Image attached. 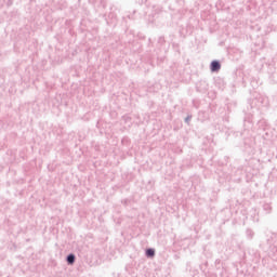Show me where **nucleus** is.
Returning <instances> with one entry per match:
<instances>
[{"mask_svg":"<svg viewBox=\"0 0 277 277\" xmlns=\"http://www.w3.org/2000/svg\"><path fill=\"white\" fill-rule=\"evenodd\" d=\"M220 70H222V63L220 62V60H213L210 63V71L211 72H220Z\"/></svg>","mask_w":277,"mask_h":277,"instance_id":"1","label":"nucleus"},{"mask_svg":"<svg viewBox=\"0 0 277 277\" xmlns=\"http://www.w3.org/2000/svg\"><path fill=\"white\" fill-rule=\"evenodd\" d=\"M268 256H271L273 261H277V245L269 246Z\"/></svg>","mask_w":277,"mask_h":277,"instance_id":"2","label":"nucleus"},{"mask_svg":"<svg viewBox=\"0 0 277 277\" xmlns=\"http://www.w3.org/2000/svg\"><path fill=\"white\" fill-rule=\"evenodd\" d=\"M65 261L67 265H75L77 261V255H75V253H69L66 255Z\"/></svg>","mask_w":277,"mask_h":277,"instance_id":"3","label":"nucleus"},{"mask_svg":"<svg viewBox=\"0 0 277 277\" xmlns=\"http://www.w3.org/2000/svg\"><path fill=\"white\" fill-rule=\"evenodd\" d=\"M214 85L215 88H217L219 90H224L226 88V83H224V79L222 78H216L214 80Z\"/></svg>","mask_w":277,"mask_h":277,"instance_id":"4","label":"nucleus"},{"mask_svg":"<svg viewBox=\"0 0 277 277\" xmlns=\"http://www.w3.org/2000/svg\"><path fill=\"white\" fill-rule=\"evenodd\" d=\"M155 254H157V251L155 250V248H147L145 250L146 259H155Z\"/></svg>","mask_w":277,"mask_h":277,"instance_id":"5","label":"nucleus"},{"mask_svg":"<svg viewBox=\"0 0 277 277\" xmlns=\"http://www.w3.org/2000/svg\"><path fill=\"white\" fill-rule=\"evenodd\" d=\"M246 237H247V239H254V230H252L251 228H247Z\"/></svg>","mask_w":277,"mask_h":277,"instance_id":"6","label":"nucleus"},{"mask_svg":"<svg viewBox=\"0 0 277 277\" xmlns=\"http://www.w3.org/2000/svg\"><path fill=\"white\" fill-rule=\"evenodd\" d=\"M263 211H265L267 214L272 213V203H264Z\"/></svg>","mask_w":277,"mask_h":277,"instance_id":"7","label":"nucleus"},{"mask_svg":"<svg viewBox=\"0 0 277 277\" xmlns=\"http://www.w3.org/2000/svg\"><path fill=\"white\" fill-rule=\"evenodd\" d=\"M192 118H194V116L192 114H188L184 119L185 124H187L188 127H189V122H192Z\"/></svg>","mask_w":277,"mask_h":277,"instance_id":"8","label":"nucleus"},{"mask_svg":"<svg viewBox=\"0 0 277 277\" xmlns=\"http://www.w3.org/2000/svg\"><path fill=\"white\" fill-rule=\"evenodd\" d=\"M158 44H161V45L166 44V37L160 36V37L158 38Z\"/></svg>","mask_w":277,"mask_h":277,"instance_id":"9","label":"nucleus"},{"mask_svg":"<svg viewBox=\"0 0 277 277\" xmlns=\"http://www.w3.org/2000/svg\"><path fill=\"white\" fill-rule=\"evenodd\" d=\"M249 123V124H252V117L250 115H248L246 118H245V127H246V123Z\"/></svg>","mask_w":277,"mask_h":277,"instance_id":"10","label":"nucleus"},{"mask_svg":"<svg viewBox=\"0 0 277 277\" xmlns=\"http://www.w3.org/2000/svg\"><path fill=\"white\" fill-rule=\"evenodd\" d=\"M129 202H131V200H129V199L121 200V203L123 205V207H129Z\"/></svg>","mask_w":277,"mask_h":277,"instance_id":"11","label":"nucleus"},{"mask_svg":"<svg viewBox=\"0 0 277 277\" xmlns=\"http://www.w3.org/2000/svg\"><path fill=\"white\" fill-rule=\"evenodd\" d=\"M220 263H222V260L220 259L215 260V265H220Z\"/></svg>","mask_w":277,"mask_h":277,"instance_id":"12","label":"nucleus"},{"mask_svg":"<svg viewBox=\"0 0 277 277\" xmlns=\"http://www.w3.org/2000/svg\"><path fill=\"white\" fill-rule=\"evenodd\" d=\"M96 0H89V3H94Z\"/></svg>","mask_w":277,"mask_h":277,"instance_id":"13","label":"nucleus"},{"mask_svg":"<svg viewBox=\"0 0 277 277\" xmlns=\"http://www.w3.org/2000/svg\"><path fill=\"white\" fill-rule=\"evenodd\" d=\"M127 120H131V118H130V117H127V118H126V122H127Z\"/></svg>","mask_w":277,"mask_h":277,"instance_id":"14","label":"nucleus"}]
</instances>
